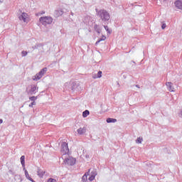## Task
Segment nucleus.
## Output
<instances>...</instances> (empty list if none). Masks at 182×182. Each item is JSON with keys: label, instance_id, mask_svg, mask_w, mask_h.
Listing matches in <instances>:
<instances>
[{"label": "nucleus", "instance_id": "5701e85b", "mask_svg": "<svg viewBox=\"0 0 182 182\" xmlns=\"http://www.w3.org/2000/svg\"><path fill=\"white\" fill-rule=\"evenodd\" d=\"M105 29L108 32V33H111L110 30H109V27L107 26H104Z\"/></svg>", "mask_w": 182, "mask_h": 182}, {"label": "nucleus", "instance_id": "4be33fe9", "mask_svg": "<svg viewBox=\"0 0 182 182\" xmlns=\"http://www.w3.org/2000/svg\"><path fill=\"white\" fill-rule=\"evenodd\" d=\"M141 141H143V138H140V137L137 138L136 143L141 144Z\"/></svg>", "mask_w": 182, "mask_h": 182}, {"label": "nucleus", "instance_id": "1a4fd4ad", "mask_svg": "<svg viewBox=\"0 0 182 182\" xmlns=\"http://www.w3.org/2000/svg\"><path fill=\"white\" fill-rule=\"evenodd\" d=\"M166 85L169 92H174V87L173 86V83L168 82H166Z\"/></svg>", "mask_w": 182, "mask_h": 182}, {"label": "nucleus", "instance_id": "6ab92c4d", "mask_svg": "<svg viewBox=\"0 0 182 182\" xmlns=\"http://www.w3.org/2000/svg\"><path fill=\"white\" fill-rule=\"evenodd\" d=\"M37 99H38V97H36L35 96L31 97L29 98V100H31V102H35V100H36Z\"/></svg>", "mask_w": 182, "mask_h": 182}, {"label": "nucleus", "instance_id": "6e6552de", "mask_svg": "<svg viewBox=\"0 0 182 182\" xmlns=\"http://www.w3.org/2000/svg\"><path fill=\"white\" fill-rule=\"evenodd\" d=\"M38 90V87L36 85H31V90L28 92V95H33L36 93V91Z\"/></svg>", "mask_w": 182, "mask_h": 182}, {"label": "nucleus", "instance_id": "aec40b11", "mask_svg": "<svg viewBox=\"0 0 182 182\" xmlns=\"http://www.w3.org/2000/svg\"><path fill=\"white\" fill-rule=\"evenodd\" d=\"M95 176L90 175V176L88 178L89 181H93L95 180Z\"/></svg>", "mask_w": 182, "mask_h": 182}, {"label": "nucleus", "instance_id": "f3484780", "mask_svg": "<svg viewBox=\"0 0 182 182\" xmlns=\"http://www.w3.org/2000/svg\"><path fill=\"white\" fill-rule=\"evenodd\" d=\"M82 181H87V173H85L83 176H82Z\"/></svg>", "mask_w": 182, "mask_h": 182}, {"label": "nucleus", "instance_id": "f8f14e48", "mask_svg": "<svg viewBox=\"0 0 182 182\" xmlns=\"http://www.w3.org/2000/svg\"><path fill=\"white\" fill-rule=\"evenodd\" d=\"M20 160L22 167L25 168V156H21Z\"/></svg>", "mask_w": 182, "mask_h": 182}, {"label": "nucleus", "instance_id": "7ed1b4c3", "mask_svg": "<svg viewBox=\"0 0 182 182\" xmlns=\"http://www.w3.org/2000/svg\"><path fill=\"white\" fill-rule=\"evenodd\" d=\"M39 21L42 23V25L46 26L50 25V23H51L53 21V19L52 18V17L43 16L41 17Z\"/></svg>", "mask_w": 182, "mask_h": 182}, {"label": "nucleus", "instance_id": "f257e3e1", "mask_svg": "<svg viewBox=\"0 0 182 182\" xmlns=\"http://www.w3.org/2000/svg\"><path fill=\"white\" fill-rule=\"evenodd\" d=\"M18 18L19 21L23 22L24 23H28L31 18H29V15L27 13L23 12L21 14L18 15Z\"/></svg>", "mask_w": 182, "mask_h": 182}, {"label": "nucleus", "instance_id": "c756f323", "mask_svg": "<svg viewBox=\"0 0 182 182\" xmlns=\"http://www.w3.org/2000/svg\"><path fill=\"white\" fill-rule=\"evenodd\" d=\"M60 13H61L60 15H62V14H63V11H61Z\"/></svg>", "mask_w": 182, "mask_h": 182}, {"label": "nucleus", "instance_id": "a211bd4d", "mask_svg": "<svg viewBox=\"0 0 182 182\" xmlns=\"http://www.w3.org/2000/svg\"><path fill=\"white\" fill-rule=\"evenodd\" d=\"M102 77V71H99L97 73V75L96 77H94V79H97V77Z\"/></svg>", "mask_w": 182, "mask_h": 182}, {"label": "nucleus", "instance_id": "9d476101", "mask_svg": "<svg viewBox=\"0 0 182 182\" xmlns=\"http://www.w3.org/2000/svg\"><path fill=\"white\" fill-rule=\"evenodd\" d=\"M175 6L178 8V9H181L182 11V1L178 0L175 2Z\"/></svg>", "mask_w": 182, "mask_h": 182}, {"label": "nucleus", "instance_id": "0eeeda50", "mask_svg": "<svg viewBox=\"0 0 182 182\" xmlns=\"http://www.w3.org/2000/svg\"><path fill=\"white\" fill-rule=\"evenodd\" d=\"M37 174L38 177H40V178H43V176H45V174H46V171L41 168H38L37 171Z\"/></svg>", "mask_w": 182, "mask_h": 182}, {"label": "nucleus", "instance_id": "423d86ee", "mask_svg": "<svg viewBox=\"0 0 182 182\" xmlns=\"http://www.w3.org/2000/svg\"><path fill=\"white\" fill-rule=\"evenodd\" d=\"M64 161L68 164V166H75L76 164V159L72 156H68Z\"/></svg>", "mask_w": 182, "mask_h": 182}, {"label": "nucleus", "instance_id": "393cba45", "mask_svg": "<svg viewBox=\"0 0 182 182\" xmlns=\"http://www.w3.org/2000/svg\"><path fill=\"white\" fill-rule=\"evenodd\" d=\"M21 55H22V56H26V55H28V52H26V51H22V52H21Z\"/></svg>", "mask_w": 182, "mask_h": 182}, {"label": "nucleus", "instance_id": "9b49d317", "mask_svg": "<svg viewBox=\"0 0 182 182\" xmlns=\"http://www.w3.org/2000/svg\"><path fill=\"white\" fill-rule=\"evenodd\" d=\"M78 134H85L86 133V127H80L77 130Z\"/></svg>", "mask_w": 182, "mask_h": 182}, {"label": "nucleus", "instance_id": "20e7f679", "mask_svg": "<svg viewBox=\"0 0 182 182\" xmlns=\"http://www.w3.org/2000/svg\"><path fill=\"white\" fill-rule=\"evenodd\" d=\"M48 72V68H43L38 73H37L34 77L33 78V80H39L45 73Z\"/></svg>", "mask_w": 182, "mask_h": 182}, {"label": "nucleus", "instance_id": "2eb2a0df", "mask_svg": "<svg viewBox=\"0 0 182 182\" xmlns=\"http://www.w3.org/2000/svg\"><path fill=\"white\" fill-rule=\"evenodd\" d=\"M102 41H106V36H103L102 38H100L95 43V45L100 43V42H102Z\"/></svg>", "mask_w": 182, "mask_h": 182}, {"label": "nucleus", "instance_id": "4468645a", "mask_svg": "<svg viewBox=\"0 0 182 182\" xmlns=\"http://www.w3.org/2000/svg\"><path fill=\"white\" fill-rule=\"evenodd\" d=\"M89 114H90V112L87 109L82 112V117H87Z\"/></svg>", "mask_w": 182, "mask_h": 182}, {"label": "nucleus", "instance_id": "c85d7f7f", "mask_svg": "<svg viewBox=\"0 0 182 182\" xmlns=\"http://www.w3.org/2000/svg\"><path fill=\"white\" fill-rule=\"evenodd\" d=\"M3 122H4V120L0 119V124H2V123H3Z\"/></svg>", "mask_w": 182, "mask_h": 182}, {"label": "nucleus", "instance_id": "bb28decb", "mask_svg": "<svg viewBox=\"0 0 182 182\" xmlns=\"http://www.w3.org/2000/svg\"><path fill=\"white\" fill-rule=\"evenodd\" d=\"M87 176H89V174H90V169L88 171V172L87 173Z\"/></svg>", "mask_w": 182, "mask_h": 182}, {"label": "nucleus", "instance_id": "f03ea898", "mask_svg": "<svg viewBox=\"0 0 182 182\" xmlns=\"http://www.w3.org/2000/svg\"><path fill=\"white\" fill-rule=\"evenodd\" d=\"M98 15L102 21H109L110 19V14L106 10H100L98 12Z\"/></svg>", "mask_w": 182, "mask_h": 182}, {"label": "nucleus", "instance_id": "dca6fc26", "mask_svg": "<svg viewBox=\"0 0 182 182\" xmlns=\"http://www.w3.org/2000/svg\"><path fill=\"white\" fill-rule=\"evenodd\" d=\"M90 176H93L94 177H96V176H97V171H96V169H93L91 171Z\"/></svg>", "mask_w": 182, "mask_h": 182}, {"label": "nucleus", "instance_id": "ddd939ff", "mask_svg": "<svg viewBox=\"0 0 182 182\" xmlns=\"http://www.w3.org/2000/svg\"><path fill=\"white\" fill-rule=\"evenodd\" d=\"M117 122V119H113V118H108L107 119V123H116Z\"/></svg>", "mask_w": 182, "mask_h": 182}, {"label": "nucleus", "instance_id": "cd10ccee", "mask_svg": "<svg viewBox=\"0 0 182 182\" xmlns=\"http://www.w3.org/2000/svg\"><path fill=\"white\" fill-rule=\"evenodd\" d=\"M43 14H45L44 11H41V15H43Z\"/></svg>", "mask_w": 182, "mask_h": 182}, {"label": "nucleus", "instance_id": "a878e982", "mask_svg": "<svg viewBox=\"0 0 182 182\" xmlns=\"http://www.w3.org/2000/svg\"><path fill=\"white\" fill-rule=\"evenodd\" d=\"M166 23H163L162 26H161V28L162 29H166Z\"/></svg>", "mask_w": 182, "mask_h": 182}, {"label": "nucleus", "instance_id": "b1692460", "mask_svg": "<svg viewBox=\"0 0 182 182\" xmlns=\"http://www.w3.org/2000/svg\"><path fill=\"white\" fill-rule=\"evenodd\" d=\"M35 105H36V102H35V101H33V102H31V104L29 105V107H33V106H35Z\"/></svg>", "mask_w": 182, "mask_h": 182}, {"label": "nucleus", "instance_id": "39448f33", "mask_svg": "<svg viewBox=\"0 0 182 182\" xmlns=\"http://www.w3.org/2000/svg\"><path fill=\"white\" fill-rule=\"evenodd\" d=\"M61 153L65 156L67 153H69V147L68 146V143L62 142L61 144Z\"/></svg>", "mask_w": 182, "mask_h": 182}, {"label": "nucleus", "instance_id": "7c9ffc66", "mask_svg": "<svg viewBox=\"0 0 182 182\" xmlns=\"http://www.w3.org/2000/svg\"><path fill=\"white\" fill-rule=\"evenodd\" d=\"M164 1H167V0H164Z\"/></svg>", "mask_w": 182, "mask_h": 182}, {"label": "nucleus", "instance_id": "412c9836", "mask_svg": "<svg viewBox=\"0 0 182 182\" xmlns=\"http://www.w3.org/2000/svg\"><path fill=\"white\" fill-rule=\"evenodd\" d=\"M47 182H58V181H56V179L55 178H50Z\"/></svg>", "mask_w": 182, "mask_h": 182}]
</instances>
